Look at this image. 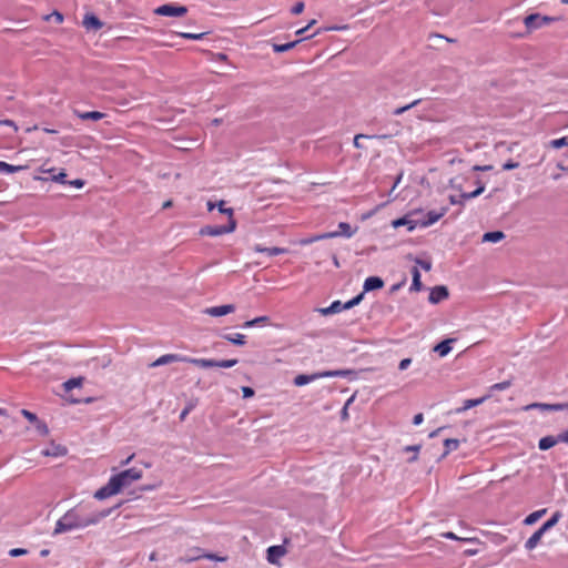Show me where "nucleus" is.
Here are the masks:
<instances>
[{
	"label": "nucleus",
	"mask_w": 568,
	"mask_h": 568,
	"mask_svg": "<svg viewBox=\"0 0 568 568\" xmlns=\"http://www.w3.org/2000/svg\"><path fill=\"white\" fill-rule=\"evenodd\" d=\"M0 123L4 124V125H8V126H14V129L17 130V126H16V124H14V122L12 120H3Z\"/></svg>",
	"instance_id": "774afa93"
},
{
	"label": "nucleus",
	"mask_w": 568,
	"mask_h": 568,
	"mask_svg": "<svg viewBox=\"0 0 568 568\" xmlns=\"http://www.w3.org/2000/svg\"><path fill=\"white\" fill-rule=\"evenodd\" d=\"M236 229V221L231 219L226 225H206L201 229V235L220 236L232 233Z\"/></svg>",
	"instance_id": "7ed1b4c3"
},
{
	"label": "nucleus",
	"mask_w": 568,
	"mask_h": 568,
	"mask_svg": "<svg viewBox=\"0 0 568 568\" xmlns=\"http://www.w3.org/2000/svg\"><path fill=\"white\" fill-rule=\"evenodd\" d=\"M412 275H413V283L410 285V291L418 292L422 290L423 285H422V281H420V273L417 267H414L412 270Z\"/></svg>",
	"instance_id": "473e14b6"
},
{
	"label": "nucleus",
	"mask_w": 568,
	"mask_h": 568,
	"mask_svg": "<svg viewBox=\"0 0 568 568\" xmlns=\"http://www.w3.org/2000/svg\"><path fill=\"white\" fill-rule=\"evenodd\" d=\"M286 549L283 546H271L266 551V559L272 565H280L278 560L284 557Z\"/></svg>",
	"instance_id": "9b49d317"
},
{
	"label": "nucleus",
	"mask_w": 568,
	"mask_h": 568,
	"mask_svg": "<svg viewBox=\"0 0 568 568\" xmlns=\"http://www.w3.org/2000/svg\"><path fill=\"white\" fill-rule=\"evenodd\" d=\"M444 446H445L444 456H446L450 452L456 450L459 447V440L458 439H454V438L445 439Z\"/></svg>",
	"instance_id": "f704fd0d"
},
{
	"label": "nucleus",
	"mask_w": 568,
	"mask_h": 568,
	"mask_svg": "<svg viewBox=\"0 0 568 568\" xmlns=\"http://www.w3.org/2000/svg\"><path fill=\"white\" fill-rule=\"evenodd\" d=\"M536 407H539L542 409H549V410H562V409L568 408V403L567 404H538V403H535V404L528 405L526 407V409L528 410V409L536 408Z\"/></svg>",
	"instance_id": "b1692460"
},
{
	"label": "nucleus",
	"mask_w": 568,
	"mask_h": 568,
	"mask_svg": "<svg viewBox=\"0 0 568 568\" xmlns=\"http://www.w3.org/2000/svg\"><path fill=\"white\" fill-rule=\"evenodd\" d=\"M28 552L27 549L24 548H13L9 551V555L11 557H18V556H22V555H26Z\"/></svg>",
	"instance_id": "6e6d98bb"
},
{
	"label": "nucleus",
	"mask_w": 568,
	"mask_h": 568,
	"mask_svg": "<svg viewBox=\"0 0 568 568\" xmlns=\"http://www.w3.org/2000/svg\"><path fill=\"white\" fill-rule=\"evenodd\" d=\"M21 414L31 423H37L38 422L37 415L31 413L30 410L22 409Z\"/></svg>",
	"instance_id": "603ef678"
},
{
	"label": "nucleus",
	"mask_w": 568,
	"mask_h": 568,
	"mask_svg": "<svg viewBox=\"0 0 568 568\" xmlns=\"http://www.w3.org/2000/svg\"><path fill=\"white\" fill-rule=\"evenodd\" d=\"M556 439H558V443L568 444V429L565 430L564 433L559 434L558 436H556Z\"/></svg>",
	"instance_id": "680f3d73"
},
{
	"label": "nucleus",
	"mask_w": 568,
	"mask_h": 568,
	"mask_svg": "<svg viewBox=\"0 0 568 568\" xmlns=\"http://www.w3.org/2000/svg\"><path fill=\"white\" fill-rule=\"evenodd\" d=\"M544 536V532L538 529L536 530L526 541L525 547L527 550H532L537 547V545L540 542L541 538Z\"/></svg>",
	"instance_id": "5701e85b"
},
{
	"label": "nucleus",
	"mask_w": 568,
	"mask_h": 568,
	"mask_svg": "<svg viewBox=\"0 0 568 568\" xmlns=\"http://www.w3.org/2000/svg\"><path fill=\"white\" fill-rule=\"evenodd\" d=\"M83 27L87 30L98 31L103 27L102 21L93 13H87L83 18Z\"/></svg>",
	"instance_id": "2eb2a0df"
},
{
	"label": "nucleus",
	"mask_w": 568,
	"mask_h": 568,
	"mask_svg": "<svg viewBox=\"0 0 568 568\" xmlns=\"http://www.w3.org/2000/svg\"><path fill=\"white\" fill-rule=\"evenodd\" d=\"M142 478V471L138 468L125 469L111 477L114 486L121 491L123 488L130 486L133 481Z\"/></svg>",
	"instance_id": "f03ea898"
},
{
	"label": "nucleus",
	"mask_w": 568,
	"mask_h": 568,
	"mask_svg": "<svg viewBox=\"0 0 568 568\" xmlns=\"http://www.w3.org/2000/svg\"><path fill=\"white\" fill-rule=\"evenodd\" d=\"M67 173L64 170H61L58 174H53L51 180L61 184H67L68 181H65Z\"/></svg>",
	"instance_id": "de8ad7c7"
},
{
	"label": "nucleus",
	"mask_w": 568,
	"mask_h": 568,
	"mask_svg": "<svg viewBox=\"0 0 568 568\" xmlns=\"http://www.w3.org/2000/svg\"><path fill=\"white\" fill-rule=\"evenodd\" d=\"M154 13L162 17H183L187 13V8L175 3H165L155 8Z\"/></svg>",
	"instance_id": "39448f33"
},
{
	"label": "nucleus",
	"mask_w": 568,
	"mask_h": 568,
	"mask_svg": "<svg viewBox=\"0 0 568 568\" xmlns=\"http://www.w3.org/2000/svg\"><path fill=\"white\" fill-rule=\"evenodd\" d=\"M505 239V233L501 231L487 232L483 235V242L497 243Z\"/></svg>",
	"instance_id": "c85d7f7f"
},
{
	"label": "nucleus",
	"mask_w": 568,
	"mask_h": 568,
	"mask_svg": "<svg viewBox=\"0 0 568 568\" xmlns=\"http://www.w3.org/2000/svg\"><path fill=\"white\" fill-rule=\"evenodd\" d=\"M555 19L547 16H540L539 13H531L524 19V23L528 30L531 32L532 30L539 29L542 26L549 24Z\"/></svg>",
	"instance_id": "423d86ee"
},
{
	"label": "nucleus",
	"mask_w": 568,
	"mask_h": 568,
	"mask_svg": "<svg viewBox=\"0 0 568 568\" xmlns=\"http://www.w3.org/2000/svg\"><path fill=\"white\" fill-rule=\"evenodd\" d=\"M41 173H53L55 170L54 168H47L45 163L39 169Z\"/></svg>",
	"instance_id": "338daca9"
},
{
	"label": "nucleus",
	"mask_w": 568,
	"mask_h": 568,
	"mask_svg": "<svg viewBox=\"0 0 568 568\" xmlns=\"http://www.w3.org/2000/svg\"><path fill=\"white\" fill-rule=\"evenodd\" d=\"M560 516V513L556 511L546 523L541 525L539 529L545 534L558 523Z\"/></svg>",
	"instance_id": "72a5a7b5"
},
{
	"label": "nucleus",
	"mask_w": 568,
	"mask_h": 568,
	"mask_svg": "<svg viewBox=\"0 0 568 568\" xmlns=\"http://www.w3.org/2000/svg\"><path fill=\"white\" fill-rule=\"evenodd\" d=\"M518 166H519L518 162H514V161L509 160L503 164V170L509 171V170L517 169Z\"/></svg>",
	"instance_id": "4d7b16f0"
},
{
	"label": "nucleus",
	"mask_w": 568,
	"mask_h": 568,
	"mask_svg": "<svg viewBox=\"0 0 568 568\" xmlns=\"http://www.w3.org/2000/svg\"><path fill=\"white\" fill-rule=\"evenodd\" d=\"M337 375H338L337 372H324L321 374H313V375L300 374L294 378V385L300 387V386H304L320 377H333V376H337Z\"/></svg>",
	"instance_id": "6e6552de"
},
{
	"label": "nucleus",
	"mask_w": 568,
	"mask_h": 568,
	"mask_svg": "<svg viewBox=\"0 0 568 568\" xmlns=\"http://www.w3.org/2000/svg\"><path fill=\"white\" fill-rule=\"evenodd\" d=\"M301 41H302V39H298V40H295V41H291V42H287V43H284V44L274 43V44H272V48H273L274 52H277V53L286 52V51L295 48L296 44L300 43Z\"/></svg>",
	"instance_id": "7c9ffc66"
},
{
	"label": "nucleus",
	"mask_w": 568,
	"mask_h": 568,
	"mask_svg": "<svg viewBox=\"0 0 568 568\" xmlns=\"http://www.w3.org/2000/svg\"><path fill=\"white\" fill-rule=\"evenodd\" d=\"M464 201H465V200H462V196H460L459 199H457L455 195H450V196H449V202H450V204H453V205H456V204L463 205V204H464Z\"/></svg>",
	"instance_id": "0e129e2a"
},
{
	"label": "nucleus",
	"mask_w": 568,
	"mask_h": 568,
	"mask_svg": "<svg viewBox=\"0 0 568 568\" xmlns=\"http://www.w3.org/2000/svg\"><path fill=\"white\" fill-rule=\"evenodd\" d=\"M384 286V281L378 276H369L364 282V290L366 292L379 290Z\"/></svg>",
	"instance_id": "a211bd4d"
},
{
	"label": "nucleus",
	"mask_w": 568,
	"mask_h": 568,
	"mask_svg": "<svg viewBox=\"0 0 568 568\" xmlns=\"http://www.w3.org/2000/svg\"><path fill=\"white\" fill-rule=\"evenodd\" d=\"M74 114L81 120H92V121H99L105 116V114L100 111L80 112L78 110H74Z\"/></svg>",
	"instance_id": "6ab92c4d"
},
{
	"label": "nucleus",
	"mask_w": 568,
	"mask_h": 568,
	"mask_svg": "<svg viewBox=\"0 0 568 568\" xmlns=\"http://www.w3.org/2000/svg\"><path fill=\"white\" fill-rule=\"evenodd\" d=\"M223 338L226 339L227 342H230L234 345H239V346H242L246 343V336L241 333L225 334V335H223Z\"/></svg>",
	"instance_id": "bb28decb"
},
{
	"label": "nucleus",
	"mask_w": 568,
	"mask_h": 568,
	"mask_svg": "<svg viewBox=\"0 0 568 568\" xmlns=\"http://www.w3.org/2000/svg\"><path fill=\"white\" fill-rule=\"evenodd\" d=\"M392 224L395 229L403 226V225H407L409 231L415 230V227L418 225L417 221H415V222L410 221L406 216L394 220Z\"/></svg>",
	"instance_id": "2f4dec72"
},
{
	"label": "nucleus",
	"mask_w": 568,
	"mask_h": 568,
	"mask_svg": "<svg viewBox=\"0 0 568 568\" xmlns=\"http://www.w3.org/2000/svg\"><path fill=\"white\" fill-rule=\"evenodd\" d=\"M412 363V359L410 358H404L399 362V365H398V368L400 371H405L408 368V366L410 365Z\"/></svg>",
	"instance_id": "bf43d9fd"
},
{
	"label": "nucleus",
	"mask_w": 568,
	"mask_h": 568,
	"mask_svg": "<svg viewBox=\"0 0 568 568\" xmlns=\"http://www.w3.org/2000/svg\"><path fill=\"white\" fill-rule=\"evenodd\" d=\"M205 558L210 559V560H214V561H220V562H224V561L227 560V557L219 556V555H215V554H212V552H206Z\"/></svg>",
	"instance_id": "3c124183"
},
{
	"label": "nucleus",
	"mask_w": 568,
	"mask_h": 568,
	"mask_svg": "<svg viewBox=\"0 0 568 568\" xmlns=\"http://www.w3.org/2000/svg\"><path fill=\"white\" fill-rule=\"evenodd\" d=\"M67 184H70L72 186L77 187V189H81L84 185V181L81 180V179H75L73 181H69Z\"/></svg>",
	"instance_id": "052dcab7"
},
{
	"label": "nucleus",
	"mask_w": 568,
	"mask_h": 568,
	"mask_svg": "<svg viewBox=\"0 0 568 568\" xmlns=\"http://www.w3.org/2000/svg\"><path fill=\"white\" fill-rule=\"evenodd\" d=\"M338 229L341 230L339 232H337L338 236L344 235L346 237H351L354 234V231L352 230L351 225L346 222H341L338 224Z\"/></svg>",
	"instance_id": "e433bc0d"
},
{
	"label": "nucleus",
	"mask_w": 568,
	"mask_h": 568,
	"mask_svg": "<svg viewBox=\"0 0 568 568\" xmlns=\"http://www.w3.org/2000/svg\"><path fill=\"white\" fill-rule=\"evenodd\" d=\"M418 265L422 266V268H424L425 271H429L432 268V263L428 262V261H422V260H417L416 261Z\"/></svg>",
	"instance_id": "e2e57ef3"
},
{
	"label": "nucleus",
	"mask_w": 568,
	"mask_h": 568,
	"mask_svg": "<svg viewBox=\"0 0 568 568\" xmlns=\"http://www.w3.org/2000/svg\"><path fill=\"white\" fill-rule=\"evenodd\" d=\"M488 398H490V394H487V395H485V396H483L480 398L466 399L462 407L455 409V413L456 414H462V413L466 412L467 409H469L471 407H475V406H478V405L483 404Z\"/></svg>",
	"instance_id": "dca6fc26"
},
{
	"label": "nucleus",
	"mask_w": 568,
	"mask_h": 568,
	"mask_svg": "<svg viewBox=\"0 0 568 568\" xmlns=\"http://www.w3.org/2000/svg\"><path fill=\"white\" fill-rule=\"evenodd\" d=\"M550 145L554 149H560L562 146H568V136H562L560 139H555L550 141Z\"/></svg>",
	"instance_id": "37998d69"
},
{
	"label": "nucleus",
	"mask_w": 568,
	"mask_h": 568,
	"mask_svg": "<svg viewBox=\"0 0 568 568\" xmlns=\"http://www.w3.org/2000/svg\"><path fill=\"white\" fill-rule=\"evenodd\" d=\"M268 323H270V317L268 316H260V317H255L253 320L246 321L243 324V327L244 328H251V327L261 326L263 324H268Z\"/></svg>",
	"instance_id": "c756f323"
},
{
	"label": "nucleus",
	"mask_w": 568,
	"mask_h": 568,
	"mask_svg": "<svg viewBox=\"0 0 568 568\" xmlns=\"http://www.w3.org/2000/svg\"><path fill=\"white\" fill-rule=\"evenodd\" d=\"M337 236H338L337 232L323 233V234L315 235V236H312V237L303 239V240L300 241V244L301 245H308V244H312V243H314L316 241H321V240H325V239H333V237H337Z\"/></svg>",
	"instance_id": "412c9836"
},
{
	"label": "nucleus",
	"mask_w": 568,
	"mask_h": 568,
	"mask_svg": "<svg viewBox=\"0 0 568 568\" xmlns=\"http://www.w3.org/2000/svg\"><path fill=\"white\" fill-rule=\"evenodd\" d=\"M119 493H120L119 489L114 486L113 481L110 478L106 485H104L103 487H101L100 489H98L94 493V497L97 499L102 500V499H105L108 497L114 496V495H116Z\"/></svg>",
	"instance_id": "ddd939ff"
},
{
	"label": "nucleus",
	"mask_w": 568,
	"mask_h": 568,
	"mask_svg": "<svg viewBox=\"0 0 568 568\" xmlns=\"http://www.w3.org/2000/svg\"><path fill=\"white\" fill-rule=\"evenodd\" d=\"M191 555L186 558H181L180 561L181 562H191V561H195V560H199L201 558H205V555L206 552H204V550L200 547H194L192 548L191 550Z\"/></svg>",
	"instance_id": "393cba45"
},
{
	"label": "nucleus",
	"mask_w": 568,
	"mask_h": 568,
	"mask_svg": "<svg viewBox=\"0 0 568 568\" xmlns=\"http://www.w3.org/2000/svg\"><path fill=\"white\" fill-rule=\"evenodd\" d=\"M235 311V306L233 304H225V305H220V306H212V307H207L204 313L210 315V316H224V315H227V314H231Z\"/></svg>",
	"instance_id": "4468645a"
},
{
	"label": "nucleus",
	"mask_w": 568,
	"mask_h": 568,
	"mask_svg": "<svg viewBox=\"0 0 568 568\" xmlns=\"http://www.w3.org/2000/svg\"><path fill=\"white\" fill-rule=\"evenodd\" d=\"M178 36L186 40H201L205 33L179 32Z\"/></svg>",
	"instance_id": "a19ab883"
},
{
	"label": "nucleus",
	"mask_w": 568,
	"mask_h": 568,
	"mask_svg": "<svg viewBox=\"0 0 568 568\" xmlns=\"http://www.w3.org/2000/svg\"><path fill=\"white\" fill-rule=\"evenodd\" d=\"M111 510L83 515L77 508L68 510L55 524L54 534H62L78 528H84L98 524L101 519L109 516Z\"/></svg>",
	"instance_id": "f257e3e1"
},
{
	"label": "nucleus",
	"mask_w": 568,
	"mask_h": 568,
	"mask_svg": "<svg viewBox=\"0 0 568 568\" xmlns=\"http://www.w3.org/2000/svg\"><path fill=\"white\" fill-rule=\"evenodd\" d=\"M51 17L54 18L57 23H62L63 22V14L60 13L59 11H53L51 14L45 16L44 19L49 20Z\"/></svg>",
	"instance_id": "864d4df0"
},
{
	"label": "nucleus",
	"mask_w": 568,
	"mask_h": 568,
	"mask_svg": "<svg viewBox=\"0 0 568 568\" xmlns=\"http://www.w3.org/2000/svg\"><path fill=\"white\" fill-rule=\"evenodd\" d=\"M362 297H363V295L361 294V295H358V296H356V297H354V298L349 300L348 302H346V303L343 305V307H344L345 310L352 308L353 306L357 305V304L361 302Z\"/></svg>",
	"instance_id": "8fccbe9b"
},
{
	"label": "nucleus",
	"mask_w": 568,
	"mask_h": 568,
	"mask_svg": "<svg viewBox=\"0 0 568 568\" xmlns=\"http://www.w3.org/2000/svg\"><path fill=\"white\" fill-rule=\"evenodd\" d=\"M81 383H82V379L81 378H71L69 381H67L63 386H64V389L65 390H71L73 389L74 387H79L81 386Z\"/></svg>",
	"instance_id": "c03bdc74"
},
{
	"label": "nucleus",
	"mask_w": 568,
	"mask_h": 568,
	"mask_svg": "<svg viewBox=\"0 0 568 568\" xmlns=\"http://www.w3.org/2000/svg\"><path fill=\"white\" fill-rule=\"evenodd\" d=\"M217 209H219V211H220L221 213H223V214H227V216H229V221H230L231 219H234V217H233V209L225 207V201H223V200H222V201H220V202L217 203Z\"/></svg>",
	"instance_id": "49530a36"
},
{
	"label": "nucleus",
	"mask_w": 568,
	"mask_h": 568,
	"mask_svg": "<svg viewBox=\"0 0 568 568\" xmlns=\"http://www.w3.org/2000/svg\"><path fill=\"white\" fill-rule=\"evenodd\" d=\"M443 538H446V539H452V540H462V541H469V542H473L475 541L476 539L475 538H459L457 537L454 532L452 531H447V532H443L440 535Z\"/></svg>",
	"instance_id": "a18cd8bd"
},
{
	"label": "nucleus",
	"mask_w": 568,
	"mask_h": 568,
	"mask_svg": "<svg viewBox=\"0 0 568 568\" xmlns=\"http://www.w3.org/2000/svg\"><path fill=\"white\" fill-rule=\"evenodd\" d=\"M448 211V207L444 206L442 207L440 210L438 211H429L426 215V219L425 220H419L417 221L418 225L420 227H428L433 224H435L436 222H438Z\"/></svg>",
	"instance_id": "1a4fd4ad"
},
{
	"label": "nucleus",
	"mask_w": 568,
	"mask_h": 568,
	"mask_svg": "<svg viewBox=\"0 0 568 568\" xmlns=\"http://www.w3.org/2000/svg\"><path fill=\"white\" fill-rule=\"evenodd\" d=\"M242 393H243V397L244 398H248V397H252L254 396V389L248 387V386H244L242 387Z\"/></svg>",
	"instance_id": "13d9d810"
},
{
	"label": "nucleus",
	"mask_w": 568,
	"mask_h": 568,
	"mask_svg": "<svg viewBox=\"0 0 568 568\" xmlns=\"http://www.w3.org/2000/svg\"><path fill=\"white\" fill-rule=\"evenodd\" d=\"M510 386H511V381H504V382H500V383H496V384L491 385L488 388V390H489L488 394L491 395V393L495 392V390H498V392L499 390H505V389L509 388Z\"/></svg>",
	"instance_id": "4c0bfd02"
},
{
	"label": "nucleus",
	"mask_w": 568,
	"mask_h": 568,
	"mask_svg": "<svg viewBox=\"0 0 568 568\" xmlns=\"http://www.w3.org/2000/svg\"><path fill=\"white\" fill-rule=\"evenodd\" d=\"M343 305L344 304H342L339 301H334L327 307L316 308V312H318L321 315L327 316L344 311L345 308L343 307Z\"/></svg>",
	"instance_id": "f3484780"
},
{
	"label": "nucleus",
	"mask_w": 568,
	"mask_h": 568,
	"mask_svg": "<svg viewBox=\"0 0 568 568\" xmlns=\"http://www.w3.org/2000/svg\"><path fill=\"white\" fill-rule=\"evenodd\" d=\"M191 361H195V358L183 356L180 354H164V355L160 356L158 359H155L154 362H152L150 364V367H158V366L174 363V362H185V363L191 364Z\"/></svg>",
	"instance_id": "0eeeda50"
},
{
	"label": "nucleus",
	"mask_w": 568,
	"mask_h": 568,
	"mask_svg": "<svg viewBox=\"0 0 568 568\" xmlns=\"http://www.w3.org/2000/svg\"><path fill=\"white\" fill-rule=\"evenodd\" d=\"M449 293L446 286L439 285L432 288L428 301L432 304H437L448 297Z\"/></svg>",
	"instance_id": "f8f14e48"
},
{
	"label": "nucleus",
	"mask_w": 568,
	"mask_h": 568,
	"mask_svg": "<svg viewBox=\"0 0 568 568\" xmlns=\"http://www.w3.org/2000/svg\"><path fill=\"white\" fill-rule=\"evenodd\" d=\"M485 190V186L484 185H480L478 189H476L475 191L470 192V193H463L462 194V200H470V199H474V197H477L478 195H480Z\"/></svg>",
	"instance_id": "79ce46f5"
},
{
	"label": "nucleus",
	"mask_w": 568,
	"mask_h": 568,
	"mask_svg": "<svg viewBox=\"0 0 568 568\" xmlns=\"http://www.w3.org/2000/svg\"><path fill=\"white\" fill-rule=\"evenodd\" d=\"M362 297H363V295L361 294V295H358V296H356V297H354V298L349 300L348 302H346V303L343 305V307H344L345 310L352 308L353 306L357 305V304L361 302Z\"/></svg>",
	"instance_id": "09e8293b"
},
{
	"label": "nucleus",
	"mask_w": 568,
	"mask_h": 568,
	"mask_svg": "<svg viewBox=\"0 0 568 568\" xmlns=\"http://www.w3.org/2000/svg\"><path fill=\"white\" fill-rule=\"evenodd\" d=\"M236 358L232 359H207V358H195V361H191V364L201 367V368H210V367H220V368H230L237 364Z\"/></svg>",
	"instance_id": "20e7f679"
},
{
	"label": "nucleus",
	"mask_w": 568,
	"mask_h": 568,
	"mask_svg": "<svg viewBox=\"0 0 568 568\" xmlns=\"http://www.w3.org/2000/svg\"><path fill=\"white\" fill-rule=\"evenodd\" d=\"M558 444V439L555 436H546L540 438L538 447L540 450H548Z\"/></svg>",
	"instance_id": "cd10ccee"
},
{
	"label": "nucleus",
	"mask_w": 568,
	"mask_h": 568,
	"mask_svg": "<svg viewBox=\"0 0 568 568\" xmlns=\"http://www.w3.org/2000/svg\"><path fill=\"white\" fill-rule=\"evenodd\" d=\"M67 452H68L67 448L62 445H52L50 448L42 450V455L60 457V456H64L67 454Z\"/></svg>",
	"instance_id": "4be33fe9"
},
{
	"label": "nucleus",
	"mask_w": 568,
	"mask_h": 568,
	"mask_svg": "<svg viewBox=\"0 0 568 568\" xmlns=\"http://www.w3.org/2000/svg\"><path fill=\"white\" fill-rule=\"evenodd\" d=\"M424 420V415L422 413H418L414 416L413 418V424L414 425H420Z\"/></svg>",
	"instance_id": "69168bd1"
},
{
	"label": "nucleus",
	"mask_w": 568,
	"mask_h": 568,
	"mask_svg": "<svg viewBox=\"0 0 568 568\" xmlns=\"http://www.w3.org/2000/svg\"><path fill=\"white\" fill-rule=\"evenodd\" d=\"M420 102V99L414 100L412 103L406 104L404 106L397 108L393 111L394 115H400L404 112L410 110L412 108L416 106Z\"/></svg>",
	"instance_id": "58836bf2"
},
{
	"label": "nucleus",
	"mask_w": 568,
	"mask_h": 568,
	"mask_svg": "<svg viewBox=\"0 0 568 568\" xmlns=\"http://www.w3.org/2000/svg\"><path fill=\"white\" fill-rule=\"evenodd\" d=\"M393 125H394V130H393V132H392V133H389V134H382V135H376V136H374V135H367V134H362V133L356 134V135H355V138H354V146H355L356 149H361V148H362V144L359 143V140H361V139H373V138H377V139H389V138H392L393 135H398V134H399V132H400V129H402L400 123H399L398 121H395Z\"/></svg>",
	"instance_id": "9d476101"
},
{
	"label": "nucleus",
	"mask_w": 568,
	"mask_h": 568,
	"mask_svg": "<svg viewBox=\"0 0 568 568\" xmlns=\"http://www.w3.org/2000/svg\"><path fill=\"white\" fill-rule=\"evenodd\" d=\"M304 10V2L300 1V2H296L293 8H292V13L297 16V14H301Z\"/></svg>",
	"instance_id": "5fc2aeb1"
},
{
	"label": "nucleus",
	"mask_w": 568,
	"mask_h": 568,
	"mask_svg": "<svg viewBox=\"0 0 568 568\" xmlns=\"http://www.w3.org/2000/svg\"><path fill=\"white\" fill-rule=\"evenodd\" d=\"M23 169V166H16V165H11L7 162H3V161H0V172H4V173H16L18 171H21Z\"/></svg>",
	"instance_id": "c9c22d12"
},
{
	"label": "nucleus",
	"mask_w": 568,
	"mask_h": 568,
	"mask_svg": "<svg viewBox=\"0 0 568 568\" xmlns=\"http://www.w3.org/2000/svg\"><path fill=\"white\" fill-rule=\"evenodd\" d=\"M546 513V509H542V510H538V511H535L532 514H530L529 516L526 517L525 519V524L527 525H531L534 524L536 520H538L544 514Z\"/></svg>",
	"instance_id": "ea45409f"
},
{
	"label": "nucleus",
	"mask_w": 568,
	"mask_h": 568,
	"mask_svg": "<svg viewBox=\"0 0 568 568\" xmlns=\"http://www.w3.org/2000/svg\"><path fill=\"white\" fill-rule=\"evenodd\" d=\"M452 342H453V339H446V341L438 343L434 347V352H436L440 357L446 356L452 351V346H450Z\"/></svg>",
	"instance_id": "a878e982"
},
{
	"label": "nucleus",
	"mask_w": 568,
	"mask_h": 568,
	"mask_svg": "<svg viewBox=\"0 0 568 568\" xmlns=\"http://www.w3.org/2000/svg\"><path fill=\"white\" fill-rule=\"evenodd\" d=\"M253 250L256 252V253H265L267 254L268 256H275V255H280V254H284L287 252L286 248H283V247H264L260 244H256Z\"/></svg>",
	"instance_id": "aec40b11"
}]
</instances>
